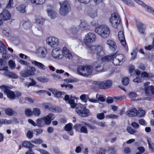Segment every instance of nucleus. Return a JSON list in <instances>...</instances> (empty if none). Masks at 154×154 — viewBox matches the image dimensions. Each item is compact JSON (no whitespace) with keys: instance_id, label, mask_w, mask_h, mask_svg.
Masks as SVG:
<instances>
[{"instance_id":"obj_1","label":"nucleus","mask_w":154,"mask_h":154,"mask_svg":"<svg viewBox=\"0 0 154 154\" xmlns=\"http://www.w3.org/2000/svg\"><path fill=\"white\" fill-rule=\"evenodd\" d=\"M109 20L111 25L114 28L120 29L122 28L121 19L118 13H114L112 14Z\"/></svg>"},{"instance_id":"obj_2","label":"nucleus","mask_w":154,"mask_h":154,"mask_svg":"<svg viewBox=\"0 0 154 154\" xmlns=\"http://www.w3.org/2000/svg\"><path fill=\"white\" fill-rule=\"evenodd\" d=\"M95 31L101 37L104 38L108 37L110 32L109 27L105 25H101L96 27Z\"/></svg>"},{"instance_id":"obj_3","label":"nucleus","mask_w":154,"mask_h":154,"mask_svg":"<svg viewBox=\"0 0 154 154\" xmlns=\"http://www.w3.org/2000/svg\"><path fill=\"white\" fill-rule=\"evenodd\" d=\"M89 52L95 54L97 58L100 60L104 54V47L102 46H92L89 48Z\"/></svg>"},{"instance_id":"obj_4","label":"nucleus","mask_w":154,"mask_h":154,"mask_svg":"<svg viewBox=\"0 0 154 154\" xmlns=\"http://www.w3.org/2000/svg\"><path fill=\"white\" fill-rule=\"evenodd\" d=\"M86 105L80 104V107H77L75 109L76 112L80 116L85 117L88 116L89 113V110L86 108Z\"/></svg>"},{"instance_id":"obj_5","label":"nucleus","mask_w":154,"mask_h":154,"mask_svg":"<svg viewBox=\"0 0 154 154\" xmlns=\"http://www.w3.org/2000/svg\"><path fill=\"white\" fill-rule=\"evenodd\" d=\"M125 61V57L122 54L113 55V63L116 66L122 65Z\"/></svg>"},{"instance_id":"obj_6","label":"nucleus","mask_w":154,"mask_h":154,"mask_svg":"<svg viewBox=\"0 0 154 154\" xmlns=\"http://www.w3.org/2000/svg\"><path fill=\"white\" fill-rule=\"evenodd\" d=\"M51 55L53 58L56 60L61 59L63 57L61 49L58 48H54L52 50Z\"/></svg>"},{"instance_id":"obj_7","label":"nucleus","mask_w":154,"mask_h":154,"mask_svg":"<svg viewBox=\"0 0 154 154\" xmlns=\"http://www.w3.org/2000/svg\"><path fill=\"white\" fill-rule=\"evenodd\" d=\"M0 88L3 90L2 91H4V93L7 94V97L10 99L13 100L15 98V95L13 91L10 90L8 87L2 85L1 86Z\"/></svg>"},{"instance_id":"obj_8","label":"nucleus","mask_w":154,"mask_h":154,"mask_svg":"<svg viewBox=\"0 0 154 154\" xmlns=\"http://www.w3.org/2000/svg\"><path fill=\"white\" fill-rule=\"evenodd\" d=\"M96 39V37L95 34L90 32L85 35V38L84 40V42L85 44L87 45L90 43L94 42Z\"/></svg>"},{"instance_id":"obj_9","label":"nucleus","mask_w":154,"mask_h":154,"mask_svg":"<svg viewBox=\"0 0 154 154\" xmlns=\"http://www.w3.org/2000/svg\"><path fill=\"white\" fill-rule=\"evenodd\" d=\"M46 42L51 47H55L58 45L59 41L55 37H50L47 39Z\"/></svg>"},{"instance_id":"obj_10","label":"nucleus","mask_w":154,"mask_h":154,"mask_svg":"<svg viewBox=\"0 0 154 154\" xmlns=\"http://www.w3.org/2000/svg\"><path fill=\"white\" fill-rule=\"evenodd\" d=\"M83 121L81 122L79 124H75L73 127L74 128L75 130L78 131L85 134H88V130L86 127H85L86 125H83L82 122Z\"/></svg>"},{"instance_id":"obj_11","label":"nucleus","mask_w":154,"mask_h":154,"mask_svg":"<svg viewBox=\"0 0 154 154\" xmlns=\"http://www.w3.org/2000/svg\"><path fill=\"white\" fill-rule=\"evenodd\" d=\"M36 53L39 57L41 58H44L46 56L47 51L45 47H41L37 49Z\"/></svg>"},{"instance_id":"obj_12","label":"nucleus","mask_w":154,"mask_h":154,"mask_svg":"<svg viewBox=\"0 0 154 154\" xmlns=\"http://www.w3.org/2000/svg\"><path fill=\"white\" fill-rule=\"evenodd\" d=\"M11 17V14L8 10H3L0 14V18L2 20H10Z\"/></svg>"},{"instance_id":"obj_13","label":"nucleus","mask_w":154,"mask_h":154,"mask_svg":"<svg viewBox=\"0 0 154 154\" xmlns=\"http://www.w3.org/2000/svg\"><path fill=\"white\" fill-rule=\"evenodd\" d=\"M42 118L45 124L49 125L51 124V121L55 118V116L53 114L50 113L47 116Z\"/></svg>"},{"instance_id":"obj_14","label":"nucleus","mask_w":154,"mask_h":154,"mask_svg":"<svg viewBox=\"0 0 154 154\" xmlns=\"http://www.w3.org/2000/svg\"><path fill=\"white\" fill-rule=\"evenodd\" d=\"M59 4L60 7V10H69L70 9V5L67 0L61 2Z\"/></svg>"},{"instance_id":"obj_15","label":"nucleus","mask_w":154,"mask_h":154,"mask_svg":"<svg viewBox=\"0 0 154 154\" xmlns=\"http://www.w3.org/2000/svg\"><path fill=\"white\" fill-rule=\"evenodd\" d=\"M62 54L63 56L69 59H71L72 58V56L69 50L66 47H63L62 51Z\"/></svg>"},{"instance_id":"obj_16","label":"nucleus","mask_w":154,"mask_h":154,"mask_svg":"<svg viewBox=\"0 0 154 154\" xmlns=\"http://www.w3.org/2000/svg\"><path fill=\"white\" fill-rule=\"evenodd\" d=\"M138 32L140 34H145V30L146 29V26L141 22H139L137 24Z\"/></svg>"},{"instance_id":"obj_17","label":"nucleus","mask_w":154,"mask_h":154,"mask_svg":"<svg viewBox=\"0 0 154 154\" xmlns=\"http://www.w3.org/2000/svg\"><path fill=\"white\" fill-rule=\"evenodd\" d=\"M64 99L66 100V102L70 104L72 108H74L76 106V104L75 103L74 99L72 98L70 99L68 95H66Z\"/></svg>"},{"instance_id":"obj_18","label":"nucleus","mask_w":154,"mask_h":154,"mask_svg":"<svg viewBox=\"0 0 154 154\" xmlns=\"http://www.w3.org/2000/svg\"><path fill=\"white\" fill-rule=\"evenodd\" d=\"M45 108L46 109H49L50 111L53 112H60L61 111V109L59 108L53 106L50 104L46 105L45 106Z\"/></svg>"},{"instance_id":"obj_19","label":"nucleus","mask_w":154,"mask_h":154,"mask_svg":"<svg viewBox=\"0 0 154 154\" xmlns=\"http://www.w3.org/2000/svg\"><path fill=\"white\" fill-rule=\"evenodd\" d=\"M106 43L108 45L110 49L112 51H114L117 47L115 42L113 40L109 39L107 40Z\"/></svg>"},{"instance_id":"obj_20","label":"nucleus","mask_w":154,"mask_h":154,"mask_svg":"<svg viewBox=\"0 0 154 154\" xmlns=\"http://www.w3.org/2000/svg\"><path fill=\"white\" fill-rule=\"evenodd\" d=\"M118 37L119 39L122 44L123 46H125L126 45V43L124 36V33L123 31H121L119 32Z\"/></svg>"},{"instance_id":"obj_21","label":"nucleus","mask_w":154,"mask_h":154,"mask_svg":"<svg viewBox=\"0 0 154 154\" xmlns=\"http://www.w3.org/2000/svg\"><path fill=\"white\" fill-rule=\"evenodd\" d=\"M93 68L92 67L89 66H85L84 70L83 73H84V76H88L90 75L93 71Z\"/></svg>"},{"instance_id":"obj_22","label":"nucleus","mask_w":154,"mask_h":154,"mask_svg":"<svg viewBox=\"0 0 154 154\" xmlns=\"http://www.w3.org/2000/svg\"><path fill=\"white\" fill-rule=\"evenodd\" d=\"M31 62L32 64L34 65L35 66L39 69L42 70L45 69L46 66L43 63L35 60H31Z\"/></svg>"},{"instance_id":"obj_23","label":"nucleus","mask_w":154,"mask_h":154,"mask_svg":"<svg viewBox=\"0 0 154 154\" xmlns=\"http://www.w3.org/2000/svg\"><path fill=\"white\" fill-rule=\"evenodd\" d=\"M137 113V110L135 108H133L126 112V115L129 117L136 116Z\"/></svg>"},{"instance_id":"obj_24","label":"nucleus","mask_w":154,"mask_h":154,"mask_svg":"<svg viewBox=\"0 0 154 154\" xmlns=\"http://www.w3.org/2000/svg\"><path fill=\"white\" fill-rule=\"evenodd\" d=\"M65 130L67 131L68 134L71 136H73L74 132L72 129V124L71 123L66 125L65 126Z\"/></svg>"},{"instance_id":"obj_25","label":"nucleus","mask_w":154,"mask_h":154,"mask_svg":"<svg viewBox=\"0 0 154 154\" xmlns=\"http://www.w3.org/2000/svg\"><path fill=\"white\" fill-rule=\"evenodd\" d=\"M26 69L27 70L26 71L29 74V76L34 75V72L36 70L35 69L34 67L29 66H27Z\"/></svg>"},{"instance_id":"obj_26","label":"nucleus","mask_w":154,"mask_h":154,"mask_svg":"<svg viewBox=\"0 0 154 154\" xmlns=\"http://www.w3.org/2000/svg\"><path fill=\"white\" fill-rule=\"evenodd\" d=\"M134 1L137 3L138 5L144 7V8L147 9V10H151V7L146 5L143 1L140 0H134Z\"/></svg>"},{"instance_id":"obj_27","label":"nucleus","mask_w":154,"mask_h":154,"mask_svg":"<svg viewBox=\"0 0 154 154\" xmlns=\"http://www.w3.org/2000/svg\"><path fill=\"white\" fill-rule=\"evenodd\" d=\"M6 47L5 45L3 42L0 41V53L3 54L2 57H4L5 55L6 52Z\"/></svg>"},{"instance_id":"obj_28","label":"nucleus","mask_w":154,"mask_h":154,"mask_svg":"<svg viewBox=\"0 0 154 154\" xmlns=\"http://www.w3.org/2000/svg\"><path fill=\"white\" fill-rule=\"evenodd\" d=\"M36 122L37 125L39 127H42L45 124L42 117L36 120Z\"/></svg>"},{"instance_id":"obj_29","label":"nucleus","mask_w":154,"mask_h":154,"mask_svg":"<svg viewBox=\"0 0 154 154\" xmlns=\"http://www.w3.org/2000/svg\"><path fill=\"white\" fill-rule=\"evenodd\" d=\"M47 13L48 16L52 19H54L57 15V13L54 10H48Z\"/></svg>"},{"instance_id":"obj_30","label":"nucleus","mask_w":154,"mask_h":154,"mask_svg":"<svg viewBox=\"0 0 154 154\" xmlns=\"http://www.w3.org/2000/svg\"><path fill=\"white\" fill-rule=\"evenodd\" d=\"M113 55L106 56L105 57L104 56V54L103 56L102 57V58H101L100 59H101L103 61H109L112 59L113 60Z\"/></svg>"},{"instance_id":"obj_31","label":"nucleus","mask_w":154,"mask_h":154,"mask_svg":"<svg viewBox=\"0 0 154 154\" xmlns=\"http://www.w3.org/2000/svg\"><path fill=\"white\" fill-rule=\"evenodd\" d=\"M79 26L80 29L82 30H85L87 29L88 27L87 23L85 22H81Z\"/></svg>"},{"instance_id":"obj_32","label":"nucleus","mask_w":154,"mask_h":154,"mask_svg":"<svg viewBox=\"0 0 154 154\" xmlns=\"http://www.w3.org/2000/svg\"><path fill=\"white\" fill-rule=\"evenodd\" d=\"M36 22L41 25H43L45 20V19L39 16L35 18Z\"/></svg>"},{"instance_id":"obj_33","label":"nucleus","mask_w":154,"mask_h":154,"mask_svg":"<svg viewBox=\"0 0 154 154\" xmlns=\"http://www.w3.org/2000/svg\"><path fill=\"white\" fill-rule=\"evenodd\" d=\"M23 146L26 148L33 147L34 145L28 141H24L22 144Z\"/></svg>"},{"instance_id":"obj_34","label":"nucleus","mask_w":154,"mask_h":154,"mask_svg":"<svg viewBox=\"0 0 154 154\" xmlns=\"http://www.w3.org/2000/svg\"><path fill=\"white\" fill-rule=\"evenodd\" d=\"M5 113L9 116H12L14 113V111L11 108L6 109L5 110Z\"/></svg>"},{"instance_id":"obj_35","label":"nucleus","mask_w":154,"mask_h":154,"mask_svg":"<svg viewBox=\"0 0 154 154\" xmlns=\"http://www.w3.org/2000/svg\"><path fill=\"white\" fill-rule=\"evenodd\" d=\"M94 66L95 70L97 71L101 72L103 69V66H102L100 63L98 64L97 66H96V64H95Z\"/></svg>"},{"instance_id":"obj_36","label":"nucleus","mask_w":154,"mask_h":154,"mask_svg":"<svg viewBox=\"0 0 154 154\" xmlns=\"http://www.w3.org/2000/svg\"><path fill=\"white\" fill-rule=\"evenodd\" d=\"M32 3L36 5H40L43 3L45 0H30Z\"/></svg>"},{"instance_id":"obj_37","label":"nucleus","mask_w":154,"mask_h":154,"mask_svg":"<svg viewBox=\"0 0 154 154\" xmlns=\"http://www.w3.org/2000/svg\"><path fill=\"white\" fill-rule=\"evenodd\" d=\"M23 28L26 29H29L31 27V23L28 21L25 22L23 24Z\"/></svg>"},{"instance_id":"obj_38","label":"nucleus","mask_w":154,"mask_h":154,"mask_svg":"<svg viewBox=\"0 0 154 154\" xmlns=\"http://www.w3.org/2000/svg\"><path fill=\"white\" fill-rule=\"evenodd\" d=\"M12 123L11 120H7L2 119H0V124H10Z\"/></svg>"},{"instance_id":"obj_39","label":"nucleus","mask_w":154,"mask_h":154,"mask_svg":"<svg viewBox=\"0 0 154 154\" xmlns=\"http://www.w3.org/2000/svg\"><path fill=\"white\" fill-rule=\"evenodd\" d=\"M84 67L85 66H80L78 68L77 72L80 75L84 76L83 72L84 70Z\"/></svg>"},{"instance_id":"obj_40","label":"nucleus","mask_w":154,"mask_h":154,"mask_svg":"<svg viewBox=\"0 0 154 154\" xmlns=\"http://www.w3.org/2000/svg\"><path fill=\"white\" fill-rule=\"evenodd\" d=\"M41 111L40 109L38 108H34L33 110V115L35 116H38L40 114Z\"/></svg>"},{"instance_id":"obj_41","label":"nucleus","mask_w":154,"mask_h":154,"mask_svg":"<svg viewBox=\"0 0 154 154\" xmlns=\"http://www.w3.org/2000/svg\"><path fill=\"white\" fill-rule=\"evenodd\" d=\"M82 125H86V126H88L90 130H94L96 128L95 126L94 125H92L89 123H87L85 122H82Z\"/></svg>"},{"instance_id":"obj_42","label":"nucleus","mask_w":154,"mask_h":154,"mask_svg":"<svg viewBox=\"0 0 154 154\" xmlns=\"http://www.w3.org/2000/svg\"><path fill=\"white\" fill-rule=\"evenodd\" d=\"M25 112L26 115L28 116H31L33 115V111L31 109L27 108L25 109Z\"/></svg>"},{"instance_id":"obj_43","label":"nucleus","mask_w":154,"mask_h":154,"mask_svg":"<svg viewBox=\"0 0 154 154\" xmlns=\"http://www.w3.org/2000/svg\"><path fill=\"white\" fill-rule=\"evenodd\" d=\"M96 98L97 100H99L101 102H104L105 101V98L102 95L97 94L96 95Z\"/></svg>"},{"instance_id":"obj_44","label":"nucleus","mask_w":154,"mask_h":154,"mask_svg":"<svg viewBox=\"0 0 154 154\" xmlns=\"http://www.w3.org/2000/svg\"><path fill=\"white\" fill-rule=\"evenodd\" d=\"M147 140L149 148L152 151H154V148L153 147L154 145L153 144H154V142H152L149 139H147Z\"/></svg>"},{"instance_id":"obj_45","label":"nucleus","mask_w":154,"mask_h":154,"mask_svg":"<svg viewBox=\"0 0 154 154\" xmlns=\"http://www.w3.org/2000/svg\"><path fill=\"white\" fill-rule=\"evenodd\" d=\"M69 31L71 33L75 34L77 33L78 30L75 26L71 27L69 29Z\"/></svg>"},{"instance_id":"obj_46","label":"nucleus","mask_w":154,"mask_h":154,"mask_svg":"<svg viewBox=\"0 0 154 154\" xmlns=\"http://www.w3.org/2000/svg\"><path fill=\"white\" fill-rule=\"evenodd\" d=\"M129 80L128 78L126 77H124L122 79V83L123 85H127L129 83Z\"/></svg>"},{"instance_id":"obj_47","label":"nucleus","mask_w":154,"mask_h":154,"mask_svg":"<svg viewBox=\"0 0 154 154\" xmlns=\"http://www.w3.org/2000/svg\"><path fill=\"white\" fill-rule=\"evenodd\" d=\"M88 97V95L85 94H83L80 96V98L81 100L83 101L85 103H86Z\"/></svg>"},{"instance_id":"obj_48","label":"nucleus","mask_w":154,"mask_h":154,"mask_svg":"<svg viewBox=\"0 0 154 154\" xmlns=\"http://www.w3.org/2000/svg\"><path fill=\"white\" fill-rule=\"evenodd\" d=\"M53 94L55 96L57 97H59L61 96V92L56 89L54 90L53 91Z\"/></svg>"},{"instance_id":"obj_49","label":"nucleus","mask_w":154,"mask_h":154,"mask_svg":"<svg viewBox=\"0 0 154 154\" xmlns=\"http://www.w3.org/2000/svg\"><path fill=\"white\" fill-rule=\"evenodd\" d=\"M97 84L99 86V87L101 89H105V86L104 82H97Z\"/></svg>"},{"instance_id":"obj_50","label":"nucleus","mask_w":154,"mask_h":154,"mask_svg":"<svg viewBox=\"0 0 154 154\" xmlns=\"http://www.w3.org/2000/svg\"><path fill=\"white\" fill-rule=\"evenodd\" d=\"M89 15L92 18H94L97 15L96 11L95 10H90Z\"/></svg>"},{"instance_id":"obj_51","label":"nucleus","mask_w":154,"mask_h":154,"mask_svg":"<svg viewBox=\"0 0 154 154\" xmlns=\"http://www.w3.org/2000/svg\"><path fill=\"white\" fill-rule=\"evenodd\" d=\"M33 133L36 135L41 134L43 132V130L41 128H38L34 129Z\"/></svg>"},{"instance_id":"obj_52","label":"nucleus","mask_w":154,"mask_h":154,"mask_svg":"<svg viewBox=\"0 0 154 154\" xmlns=\"http://www.w3.org/2000/svg\"><path fill=\"white\" fill-rule=\"evenodd\" d=\"M20 75L22 77L25 78L29 76V74L28 73L26 70L21 71L20 72Z\"/></svg>"},{"instance_id":"obj_53","label":"nucleus","mask_w":154,"mask_h":154,"mask_svg":"<svg viewBox=\"0 0 154 154\" xmlns=\"http://www.w3.org/2000/svg\"><path fill=\"white\" fill-rule=\"evenodd\" d=\"M8 64L11 68L14 69L15 68L16 64L14 61L10 60L8 62Z\"/></svg>"},{"instance_id":"obj_54","label":"nucleus","mask_w":154,"mask_h":154,"mask_svg":"<svg viewBox=\"0 0 154 154\" xmlns=\"http://www.w3.org/2000/svg\"><path fill=\"white\" fill-rule=\"evenodd\" d=\"M105 85V89L109 88L110 87L112 84V82L111 81H106L105 82H104Z\"/></svg>"},{"instance_id":"obj_55","label":"nucleus","mask_w":154,"mask_h":154,"mask_svg":"<svg viewBox=\"0 0 154 154\" xmlns=\"http://www.w3.org/2000/svg\"><path fill=\"white\" fill-rule=\"evenodd\" d=\"M32 142L35 144H40L43 142V141L40 139H37L32 140Z\"/></svg>"},{"instance_id":"obj_56","label":"nucleus","mask_w":154,"mask_h":154,"mask_svg":"<svg viewBox=\"0 0 154 154\" xmlns=\"http://www.w3.org/2000/svg\"><path fill=\"white\" fill-rule=\"evenodd\" d=\"M129 97L132 99L133 98H135L137 96V94L136 93L133 92H130L128 94Z\"/></svg>"},{"instance_id":"obj_57","label":"nucleus","mask_w":154,"mask_h":154,"mask_svg":"<svg viewBox=\"0 0 154 154\" xmlns=\"http://www.w3.org/2000/svg\"><path fill=\"white\" fill-rule=\"evenodd\" d=\"M37 79L38 81L42 83L48 82V79L41 77H38Z\"/></svg>"},{"instance_id":"obj_58","label":"nucleus","mask_w":154,"mask_h":154,"mask_svg":"<svg viewBox=\"0 0 154 154\" xmlns=\"http://www.w3.org/2000/svg\"><path fill=\"white\" fill-rule=\"evenodd\" d=\"M13 4V0H9L8 3L7 5L6 8L7 9L11 8Z\"/></svg>"},{"instance_id":"obj_59","label":"nucleus","mask_w":154,"mask_h":154,"mask_svg":"<svg viewBox=\"0 0 154 154\" xmlns=\"http://www.w3.org/2000/svg\"><path fill=\"white\" fill-rule=\"evenodd\" d=\"M137 51L136 50H134L133 51L131 54V55L132 56L131 59L134 60L135 59L137 55Z\"/></svg>"},{"instance_id":"obj_60","label":"nucleus","mask_w":154,"mask_h":154,"mask_svg":"<svg viewBox=\"0 0 154 154\" xmlns=\"http://www.w3.org/2000/svg\"><path fill=\"white\" fill-rule=\"evenodd\" d=\"M8 76L10 78L15 79L18 78V76L16 74L11 72L9 73Z\"/></svg>"},{"instance_id":"obj_61","label":"nucleus","mask_w":154,"mask_h":154,"mask_svg":"<svg viewBox=\"0 0 154 154\" xmlns=\"http://www.w3.org/2000/svg\"><path fill=\"white\" fill-rule=\"evenodd\" d=\"M141 78V77L140 76H137L135 79L133 80V81L134 82L137 83L140 82L142 81Z\"/></svg>"},{"instance_id":"obj_62","label":"nucleus","mask_w":154,"mask_h":154,"mask_svg":"<svg viewBox=\"0 0 154 154\" xmlns=\"http://www.w3.org/2000/svg\"><path fill=\"white\" fill-rule=\"evenodd\" d=\"M68 10H59L60 14L62 16H65L69 13Z\"/></svg>"},{"instance_id":"obj_63","label":"nucleus","mask_w":154,"mask_h":154,"mask_svg":"<svg viewBox=\"0 0 154 154\" xmlns=\"http://www.w3.org/2000/svg\"><path fill=\"white\" fill-rule=\"evenodd\" d=\"M127 131L129 133L131 134H133L135 132V131L130 127H127Z\"/></svg>"},{"instance_id":"obj_64","label":"nucleus","mask_w":154,"mask_h":154,"mask_svg":"<svg viewBox=\"0 0 154 154\" xmlns=\"http://www.w3.org/2000/svg\"><path fill=\"white\" fill-rule=\"evenodd\" d=\"M104 113H99L97 115V118L99 119H103L104 118Z\"/></svg>"}]
</instances>
